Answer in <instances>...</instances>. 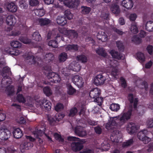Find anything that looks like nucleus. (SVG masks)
<instances>
[{
  "instance_id": "obj_25",
  "label": "nucleus",
  "mask_w": 153,
  "mask_h": 153,
  "mask_svg": "<svg viewBox=\"0 0 153 153\" xmlns=\"http://www.w3.org/2000/svg\"><path fill=\"white\" fill-rule=\"evenodd\" d=\"M39 22L41 26H46L51 23V20L47 18L40 19L39 20Z\"/></svg>"
},
{
  "instance_id": "obj_47",
  "label": "nucleus",
  "mask_w": 153,
  "mask_h": 153,
  "mask_svg": "<svg viewBox=\"0 0 153 153\" xmlns=\"http://www.w3.org/2000/svg\"><path fill=\"white\" fill-rule=\"evenodd\" d=\"M77 111V109L76 107L73 108L70 110L68 116L69 117H73L76 115Z\"/></svg>"
},
{
  "instance_id": "obj_17",
  "label": "nucleus",
  "mask_w": 153,
  "mask_h": 153,
  "mask_svg": "<svg viewBox=\"0 0 153 153\" xmlns=\"http://www.w3.org/2000/svg\"><path fill=\"white\" fill-rule=\"evenodd\" d=\"M14 137L16 139H19L22 137L23 133L21 130L19 128L15 129L13 132Z\"/></svg>"
},
{
  "instance_id": "obj_61",
  "label": "nucleus",
  "mask_w": 153,
  "mask_h": 153,
  "mask_svg": "<svg viewBox=\"0 0 153 153\" xmlns=\"http://www.w3.org/2000/svg\"><path fill=\"white\" fill-rule=\"evenodd\" d=\"M29 4L32 6H36L39 4V1L38 0H30Z\"/></svg>"
},
{
  "instance_id": "obj_36",
  "label": "nucleus",
  "mask_w": 153,
  "mask_h": 153,
  "mask_svg": "<svg viewBox=\"0 0 153 153\" xmlns=\"http://www.w3.org/2000/svg\"><path fill=\"white\" fill-rule=\"evenodd\" d=\"M11 45L13 48H20L21 46V44L17 41H13L10 43Z\"/></svg>"
},
{
  "instance_id": "obj_49",
  "label": "nucleus",
  "mask_w": 153,
  "mask_h": 153,
  "mask_svg": "<svg viewBox=\"0 0 153 153\" xmlns=\"http://www.w3.org/2000/svg\"><path fill=\"white\" fill-rule=\"evenodd\" d=\"M57 42L55 40H50L48 43V45L52 48H56L57 47Z\"/></svg>"
},
{
  "instance_id": "obj_31",
  "label": "nucleus",
  "mask_w": 153,
  "mask_h": 153,
  "mask_svg": "<svg viewBox=\"0 0 153 153\" xmlns=\"http://www.w3.org/2000/svg\"><path fill=\"white\" fill-rule=\"evenodd\" d=\"M110 73L111 75L114 78L117 79L118 78L119 72L118 69L116 68H113Z\"/></svg>"
},
{
  "instance_id": "obj_30",
  "label": "nucleus",
  "mask_w": 153,
  "mask_h": 153,
  "mask_svg": "<svg viewBox=\"0 0 153 153\" xmlns=\"http://www.w3.org/2000/svg\"><path fill=\"white\" fill-rule=\"evenodd\" d=\"M146 30L149 32L153 31V22L150 21L147 22L146 25Z\"/></svg>"
},
{
  "instance_id": "obj_24",
  "label": "nucleus",
  "mask_w": 153,
  "mask_h": 153,
  "mask_svg": "<svg viewBox=\"0 0 153 153\" xmlns=\"http://www.w3.org/2000/svg\"><path fill=\"white\" fill-rule=\"evenodd\" d=\"M79 4V0H71L70 2L68 3L67 5L72 8L77 7Z\"/></svg>"
},
{
  "instance_id": "obj_63",
  "label": "nucleus",
  "mask_w": 153,
  "mask_h": 153,
  "mask_svg": "<svg viewBox=\"0 0 153 153\" xmlns=\"http://www.w3.org/2000/svg\"><path fill=\"white\" fill-rule=\"evenodd\" d=\"M57 74L51 71H49L48 72L47 77L48 78L51 79L56 76Z\"/></svg>"
},
{
  "instance_id": "obj_32",
  "label": "nucleus",
  "mask_w": 153,
  "mask_h": 153,
  "mask_svg": "<svg viewBox=\"0 0 153 153\" xmlns=\"http://www.w3.org/2000/svg\"><path fill=\"white\" fill-rule=\"evenodd\" d=\"M136 56L138 60L140 62H143L145 61V57L143 53L138 52L136 54Z\"/></svg>"
},
{
  "instance_id": "obj_55",
  "label": "nucleus",
  "mask_w": 153,
  "mask_h": 153,
  "mask_svg": "<svg viewBox=\"0 0 153 153\" xmlns=\"http://www.w3.org/2000/svg\"><path fill=\"white\" fill-rule=\"evenodd\" d=\"M148 128L153 127V119L150 118L146 122Z\"/></svg>"
},
{
  "instance_id": "obj_39",
  "label": "nucleus",
  "mask_w": 153,
  "mask_h": 153,
  "mask_svg": "<svg viewBox=\"0 0 153 153\" xmlns=\"http://www.w3.org/2000/svg\"><path fill=\"white\" fill-rule=\"evenodd\" d=\"M33 146V144L30 142H25L23 144V149L26 150L29 149Z\"/></svg>"
},
{
  "instance_id": "obj_12",
  "label": "nucleus",
  "mask_w": 153,
  "mask_h": 153,
  "mask_svg": "<svg viewBox=\"0 0 153 153\" xmlns=\"http://www.w3.org/2000/svg\"><path fill=\"white\" fill-rule=\"evenodd\" d=\"M110 53L113 58L118 59H123L124 58V55L123 54L116 51L115 50H111Z\"/></svg>"
},
{
  "instance_id": "obj_35",
  "label": "nucleus",
  "mask_w": 153,
  "mask_h": 153,
  "mask_svg": "<svg viewBox=\"0 0 153 153\" xmlns=\"http://www.w3.org/2000/svg\"><path fill=\"white\" fill-rule=\"evenodd\" d=\"M68 55L65 52L61 53L59 56V59L60 62H64L65 61L67 58Z\"/></svg>"
},
{
  "instance_id": "obj_42",
  "label": "nucleus",
  "mask_w": 153,
  "mask_h": 153,
  "mask_svg": "<svg viewBox=\"0 0 153 153\" xmlns=\"http://www.w3.org/2000/svg\"><path fill=\"white\" fill-rule=\"evenodd\" d=\"M77 58L79 61H81L82 63H85L87 61V58L85 55H81L77 56Z\"/></svg>"
},
{
  "instance_id": "obj_34",
  "label": "nucleus",
  "mask_w": 153,
  "mask_h": 153,
  "mask_svg": "<svg viewBox=\"0 0 153 153\" xmlns=\"http://www.w3.org/2000/svg\"><path fill=\"white\" fill-rule=\"evenodd\" d=\"M43 91L44 93L47 96H49L52 94V91L49 86H47L44 87Z\"/></svg>"
},
{
  "instance_id": "obj_43",
  "label": "nucleus",
  "mask_w": 153,
  "mask_h": 153,
  "mask_svg": "<svg viewBox=\"0 0 153 153\" xmlns=\"http://www.w3.org/2000/svg\"><path fill=\"white\" fill-rule=\"evenodd\" d=\"M131 41L136 44H139L141 42V38L137 36H133L131 38Z\"/></svg>"
},
{
  "instance_id": "obj_56",
  "label": "nucleus",
  "mask_w": 153,
  "mask_h": 153,
  "mask_svg": "<svg viewBox=\"0 0 153 153\" xmlns=\"http://www.w3.org/2000/svg\"><path fill=\"white\" fill-rule=\"evenodd\" d=\"M9 53L10 54L12 55L16 56L20 54V51L18 49H15L13 50V51H12L10 50L9 51Z\"/></svg>"
},
{
  "instance_id": "obj_21",
  "label": "nucleus",
  "mask_w": 153,
  "mask_h": 153,
  "mask_svg": "<svg viewBox=\"0 0 153 153\" xmlns=\"http://www.w3.org/2000/svg\"><path fill=\"white\" fill-rule=\"evenodd\" d=\"M97 38L102 42H105L107 39V36L103 31L99 32L97 35Z\"/></svg>"
},
{
  "instance_id": "obj_53",
  "label": "nucleus",
  "mask_w": 153,
  "mask_h": 153,
  "mask_svg": "<svg viewBox=\"0 0 153 153\" xmlns=\"http://www.w3.org/2000/svg\"><path fill=\"white\" fill-rule=\"evenodd\" d=\"M84 83V82L83 79L81 77L75 85L77 86L78 87L81 88L83 86Z\"/></svg>"
},
{
  "instance_id": "obj_11",
  "label": "nucleus",
  "mask_w": 153,
  "mask_h": 153,
  "mask_svg": "<svg viewBox=\"0 0 153 153\" xmlns=\"http://www.w3.org/2000/svg\"><path fill=\"white\" fill-rule=\"evenodd\" d=\"M6 22L8 25L12 26L15 25L16 22V20L15 16L12 15L6 16Z\"/></svg>"
},
{
  "instance_id": "obj_60",
  "label": "nucleus",
  "mask_w": 153,
  "mask_h": 153,
  "mask_svg": "<svg viewBox=\"0 0 153 153\" xmlns=\"http://www.w3.org/2000/svg\"><path fill=\"white\" fill-rule=\"evenodd\" d=\"M80 77V76L78 75H77L74 76L72 78V82L74 84H75Z\"/></svg>"
},
{
  "instance_id": "obj_6",
  "label": "nucleus",
  "mask_w": 153,
  "mask_h": 153,
  "mask_svg": "<svg viewBox=\"0 0 153 153\" xmlns=\"http://www.w3.org/2000/svg\"><path fill=\"white\" fill-rule=\"evenodd\" d=\"M10 131L7 129H0V139L2 140H7L10 137Z\"/></svg>"
},
{
  "instance_id": "obj_28",
  "label": "nucleus",
  "mask_w": 153,
  "mask_h": 153,
  "mask_svg": "<svg viewBox=\"0 0 153 153\" xmlns=\"http://www.w3.org/2000/svg\"><path fill=\"white\" fill-rule=\"evenodd\" d=\"M46 110L49 111L50 110L51 107V103L48 100H44L42 102Z\"/></svg>"
},
{
  "instance_id": "obj_20",
  "label": "nucleus",
  "mask_w": 153,
  "mask_h": 153,
  "mask_svg": "<svg viewBox=\"0 0 153 153\" xmlns=\"http://www.w3.org/2000/svg\"><path fill=\"white\" fill-rule=\"evenodd\" d=\"M149 133V132L146 129L143 130L139 132L137 135L138 138L139 140H143L144 137L147 136Z\"/></svg>"
},
{
  "instance_id": "obj_7",
  "label": "nucleus",
  "mask_w": 153,
  "mask_h": 153,
  "mask_svg": "<svg viewBox=\"0 0 153 153\" xmlns=\"http://www.w3.org/2000/svg\"><path fill=\"white\" fill-rule=\"evenodd\" d=\"M128 99L130 104L133 103V108L134 109L136 110L137 108L139 100L137 98H134L133 94L132 93L128 94Z\"/></svg>"
},
{
  "instance_id": "obj_19",
  "label": "nucleus",
  "mask_w": 153,
  "mask_h": 153,
  "mask_svg": "<svg viewBox=\"0 0 153 153\" xmlns=\"http://www.w3.org/2000/svg\"><path fill=\"white\" fill-rule=\"evenodd\" d=\"M66 87L67 89V93L69 95H73L76 93V89L73 87L71 84H66Z\"/></svg>"
},
{
  "instance_id": "obj_52",
  "label": "nucleus",
  "mask_w": 153,
  "mask_h": 153,
  "mask_svg": "<svg viewBox=\"0 0 153 153\" xmlns=\"http://www.w3.org/2000/svg\"><path fill=\"white\" fill-rule=\"evenodd\" d=\"M94 129L95 133L98 135L101 134L102 130L101 128L99 126H98L94 128Z\"/></svg>"
},
{
  "instance_id": "obj_64",
  "label": "nucleus",
  "mask_w": 153,
  "mask_h": 153,
  "mask_svg": "<svg viewBox=\"0 0 153 153\" xmlns=\"http://www.w3.org/2000/svg\"><path fill=\"white\" fill-rule=\"evenodd\" d=\"M109 13L108 12L102 13V19H105L107 20H109Z\"/></svg>"
},
{
  "instance_id": "obj_45",
  "label": "nucleus",
  "mask_w": 153,
  "mask_h": 153,
  "mask_svg": "<svg viewBox=\"0 0 153 153\" xmlns=\"http://www.w3.org/2000/svg\"><path fill=\"white\" fill-rule=\"evenodd\" d=\"M60 80L61 78L60 76L57 74L51 80V81L53 83H59Z\"/></svg>"
},
{
  "instance_id": "obj_5",
  "label": "nucleus",
  "mask_w": 153,
  "mask_h": 153,
  "mask_svg": "<svg viewBox=\"0 0 153 153\" xmlns=\"http://www.w3.org/2000/svg\"><path fill=\"white\" fill-rule=\"evenodd\" d=\"M139 126L132 122L128 123L126 127V129L130 135L136 133L139 128Z\"/></svg>"
},
{
  "instance_id": "obj_29",
  "label": "nucleus",
  "mask_w": 153,
  "mask_h": 153,
  "mask_svg": "<svg viewBox=\"0 0 153 153\" xmlns=\"http://www.w3.org/2000/svg\"><path fill=\"white\" fill-rule=\"evenodd\" d=\"M32 39L36 41L39 42L41 41L42 38L39 32L36 31L34 32L32 35Z\"/></svg>"
},
{
  "instance_id": "obj_48",
  "label": "nucleus",
  "mask_w": 153,
  "mask_h": 153,
  "mask_svg": "<svg viewBox=\"0 0 153 153\" xmlns=\"http://www.w3.org/2000/svg\"><path fill=\"white\" fill-rule=\"evenodd\" d=\"M65 16L68 19L70 20L73 18V14L71 13L70 10H67L64 12Z\"/></svg>"
},
{
  "instance_id": "obj_38",
  "label": "nucleus",
  "mask_w": 153,
  "mask_h": 153,
  "mask_svg": "<svg viewBox=\"0 0 153 153\" xmlns=\"http://www.w3.org/2000/svg\"><path fill=\"white\" fill-rule=\"evenodd\" d=\"M35 13L37 16L42 17L45 14V11L43 9H37L35 10Z\"/></svg>"
},
{
  "instance_id": "obj_54",
  "label": "nucleus",
  "mask_w": 153,
  "mask_h": 153,
  "mask_svg": "<svg viewBox=\"0 0 153 153\" xmlns=\"http://www.w3.org/2000/svg\"><path fill=\"white\" fill-rule=\"evenodd\" d=\"M131 31L134 34L137 33L138 32V29L137 25H131Z\"/></svg>"
},
{
  "instance_id": "obj_4",
  "label": "nucleus",
  "mask_w": 153,
  "mask_h": 153,
  "mask_svg": "<svg viewBox=\"0 0 153 153\" xmlns=\"http://www.w3.org/2000/svg\"><path fill=\"white\" fill-rule=\"evenodd\" d=\"M2 76L3 77L2 79L1 82V84L2 85H10L11 84V81H6V82L5 79H8L9 76L5 74L8 73L10 72V69L7 66H6L3 67L2 68Z\"/></svg>"
},
{
  "instance_id": "obj_27",
  "label": "nucleus",
  "mask_w": 153,
  "mask_h": 153,
  "mask_svg": "<svg viewBox=\"0 0 153 153\" xmlns=\"http://www.w3.org/2000/svg\"><path fill=\"white\" fill-rule=\"evenodd\" d=\"M79 49V46L77 44L68 45L66 47V50L68 51H76Z\"/></svg>"
},
{
  "instance_id": "obj_8",
  "label": "nucleus",
  "mask_w": 153,
  "mask_h": 153,
  "mask_svg": "<svg viewBox=\"0 0 153 153\" xmlns=\"http://www.w3.org/2000/svg\"><path fill=\"white\" fill-rule=\"evenodd\" d=\"M105 78L102 74L97 75L94 78V82L97 85H102L105 82Z\"/></svg>"
},
{
  "instance_id": "obj_51",
  "label": "nucleus",
  "mask_w": 153,
  "mask_h": 153,
  "mask_svg": "<svg viewBox=\"0 0 153 153\" xmlns=\"http://www.w3.org/2000/svg\"><path fill=\"white\" fill-rule=\"evenodd\" d=\"M55 40L57 42V43L58 42H59L61 40L64 41V37L62 36V35L60 33H58L57 34V36L55 38Z\"/></svg>"
},
{
  "instance_id": "obj_33",
  "label": "nucleus",
  "mask_w": 153,
  "mask_h": 153,
  "mask_svg": "<svg viewBox=\"0 0 153 153\" xmlns=\"http://www.w3.org/2000/svg\"><path fill=\"white\" fill-rule=\"evenodd\" d=\"M134 141L133 138H131L126 142H124L122 144V146L123 147H128L132 145Z\"/></svg>"
},
{
  "instance_id": "obj_57",
  "label": "nucleus",
  "mask_w": 153,
  "mask_h": 153,
  "mask_svg": "<svg viewBox=\"0 0 153 153\" xmlns=\"http://www.w3.org/2000/svg\"><path fill=\"white\" fill-rule=\"evenodd\" d=\"M45 57L49 61H51L54 58V55L51 53H47L45 56Z\"/></svg>"
},
{
  "instance_id": "obj_40",
  "label": "nucleus",
  "mask_w": 153,
  "mask_h": 153,
  "mask_svg": "<svg viewBox=\"0 0 153 153\" xmlns=\"http://www.w3.org/2000/svg\"><path fill=\"white\" fill-rule=\"evenodd\" d=\"M16 99L20 103H25L26 102V100L22 94H17Z\"/></svg>"
},
{
  "instance_id": "obj_16",
  "label": "nucleus",
  "mask_w": 153,
  "mask_h": 153,
  "mask_svg": "<svg viewBox=\"0 0 153 153\" xmlns=\"http://www.w3.org/2000/svg\"><path fill=\"white\" fill-rule=\"evenodd\" d=\"M81 68L80 65L77 63L75 64H70L68 66V68L70 70L75 72L79 71L81 69Z\"/></svg>"
},
{
  "instance_id": "obj_9",
  "label": "nucleus",
  "mask_w": 153,
  "mask_h": 153,
  "mask_svg": "<svg viewBox=\"0 0 153 153\" xmlns=\"http://www.w3.org/2000/svg\"><path fill=\"white\" fill-rule=\"evenodd\" d=\"M74 132L76 134L81 137H83L87 135L86 132L82 127L80 126H77L75 127Z\"/></svg>"
},
{
  "instance_id": "obj_23",
  "label": "nucleus",
  "mask_w": 153,
  "mask_h": 153,
  "mask_svg": "<svg viewBox=\"0 0 153 153\" xmlns=\"http://www.w3.org/2000/svg\"><path fill=\"white\" fill-rule=\"evenodd\" d=\"M78 36V33L75 30H69L68 36L70 39H72L74 38H76Z\"/></svg>"
},
{
  "instance_id": "obj_15",
  "label": "nucleus",
  "mask_w": 153,
  "mask_h": 153,
  "mask_svg": "<svg viewBox=\"0 0 153 153\" xmlns=\"http://www.w3.org/2000/svg\"><path fill=\"white\" fill-rule=\"evenodd\" d=\"M56 21L58 24L61 26H64L67 23L66 18L64 16H57Z\"/></svg>"
},
{
  "instance_id": "obj_37",
  "label": "nucleus",
  "mask_w": 153,
  "mask_h": 153,
  "mask_svg": "<svg viewBox=\"0 0 153 153\" xmlns=\"http://www.w3.org/2000/svg\"><path fill=\"white\" fill-rule=\"evenodd\" d=\"M120 108V105L117 104L112 103L110 106V109L112 111H117Z\"/></svg>"
},
{
  "instance_id": "obj_50",
  "label": "nucleus",
  "mask_w": 153,
  "mask_h": 153,
  "mask_svg": "<svg viewBox=\"0 0 153 153\" xmlns=\"http://www.w3.org/2000/svg\"><path fill=\"white\" fill-rule=\"evenodd\" d=\"M64 106L61 103H58L55 107V110L57 111H59L63 109Z\"/></svg>"
},
{
  "instance_id": "obj_59",
  "label": "nucleus",
  "mask_w": 153,
  "mask_h": 153,
  "mask_svg": "<svg viewBox=\"0 0 153 153\" xmlns=\"http://www.w3.org/2000/svg\"><path fill=\"white\" fill-rule=\"evenodd\" d=\"M113 30L114 32H115L117 34L119 35V36H122L123 34L124 33V32H123L121 30L118 29L117 28L114 27L113 29Z\"/></svg>"
},
{
  "instance_id": "obj_26",
  "label": "nucleus",
  "mask_w": 153,
  "mask_h": 153,
  "mask_svg": "<svg viewBox=\"0 0 153 153\" xmlns=\"http://www.w3.org/2000/svg\"><path fill=\"white\" fill-rule=\"evenodd\" d=\"M81 9V13L84 15L89 14L91 10V7L85 6H82Z\"/></svg>"
},
{
  "instance_id": "obj_44",
  "label": "nucleus",
  "mask_w": 153,
  "mask_h": 153,
  "mask_svg": "<svg viewBox=\"0 0 153 153\" xmlns=\"http://www.w3.org/2000/svg\"><path fill=\"white\" fill-rule=\"evenodd\" d=\"M96 53L99 55L104 57H105L107 55V53L102 48H100L99 49L97 50Z\"/></svg>"
},
{
  "instance_id": "obj_46",
  "label": "nucleus",
  "mask_w": 153,
  "mask_h": 153,
  "mask_svg": "<svg viewBox=\"0 0 153 153\" xmlns=\"http://www.w3.org/2000/svg\"><path fill=\"white\" fill-rule=\"evenodd\" d=\"M117 47L120 51H123L124 50V47L123 42L120 41H118L116 42Z\"/></svg>"
},
{
  "instance_id": "obj_10",
  "label": "nucleus",
  "mask_w": 153,
  "mask_h": 153,
  "mask_svg": "<svg viewBox=\"0 0 153 153\" xmlns=\"http://www.w3.org/2000/svg\"><path fill=\"white\" fill-rule=\"evenodd\" d=\"M65 115L63 114L59 113L57 114L56 115L55 120L54 118L51 117L48 118V120L49 122V123L51 125H54L56 121H59L64 117Z\"/></svg>"
},
{
  "instance_id": "obj_62",
  "label": "nucleus",
  "mask_w": 153,
  "mask_h": 153,
  "mask_svg": "<svg viewBox=\"0 0 153 153\" xmlns=\"http://www.w3.org/2000/svg\"><path fill=\"white\" fill-rule=\"evenodd\" d=\"M153 47L151 45H149L146 48V50L149 53L150 55L152 54Z\"/></svg>"
},
{
  "instance_id": "obj_18",
  "label": "nucleus",
  "mask_w": 153,
  "mask_h": 153,
  "mask_svg": "<svg viewBox=\"0 0 153 153\" xmlns=\"http://www.w3.org/2000/svg\"><path fill=\"white\" fill-rule=\"evenodd\" d=\"M19 40L25 44H28L32 43L31 39L28 38L27 36L22 35L19 37Z\"/></svg>"
},
{
  "instance_id": "obj_3",
  "label": "nucleus",
  "mask_w": 153,
  "mask_h": 153,
  "mask_svg": "<svg viewBox=\"0 0 153 153\" xmlns=\"http://www.w3.org/2000/svg\"><path fill=\"white\" fill-rule=\"evenodd\" d=\"M101 94V91L97 88L92 89L89 93V96L91 98L94 99V101L98 103V105L101 106L103 101V98L99 96Z\"/></svg>"
},
{
  "instance_id": "obj_41",
  "label": "nucleus",
  "mask_w": 153,
  "mask_h": 153,
  "mask_svg": "<svg viewBox=\"0 0 153 153\" xmlns=\"http://www.w3.org/2000/svg\"><path fill=\"white\" fill-rule=\"evenodd\" d=\"M43 133V131L42 130L37 129L36 128L35 129V130L33 131V134L37 138H39V136H41Z\"/></svg>"
},
{
  "instance_id": "obj_14",
  "label": "nucleus",
  "mask_w": 153,
  "mask_h": 153,
  "mask_svg": "<svg viewBox=\"0 0 153 153\" xmlns=\"http://www.w3.org/2000/svg\"><path fill=\"white\" fill-rule=\"evenodd\" d=\"M122 5L127 9H131L133 6V3L132 0H123L122 2Z\"/></svg>"
},
{
  "instance_id": "obj_58",
  "label": "nucleus",
  "mask_w": 153,
  "mask_h": 153,
  "mask_svg": "<svg viewBox=\"0 0 153 153\" xmlns=\"http://www.w3.org/2000/svg\"><path fill=\"white\" fill-rule=\"evenodd\" d=\"M120 80L121 82V85L122 87L125 88L127 87V84L125 79L122 77L120 78Z\"/></svg>"
},
{
  "instance_id": "obj_1",
  "label": "nucleus",
  "mask_w": 153,
  "mask_h": 153,
  "mask_svg": "<svg viewBox=\"0 0 153 153\" xmlns=\"http://www.w3.org/2000/svg\"><path fill=\"white\" fill-rule=\"evenodd\" d=\"M132 112V108H131L127 112L122 113L119 118L116 117H113L106 124L105 128L109 130L120 127L130 119Z\"/></svg>"
},
{
  "instance_id": "obj_22",
  "label": "nucleus",
  "mask_w": 153,
  "mask_h": 153,
  "mask_svg": "<svg viewBox=\"0 0 153 153\" xmlns=\"http://www.w3.org/2000/svg\"><path fill=\"white\" fill-rule=\"evenodd\" d=\"M110 10L114 14H118L120 11L119 6L116 4H113L111 5Z\"/></svg>"
},
{
  "instance_id": "obj_13",
  "label": "nucleus",
  "mask_w": 153,
  "mask_h": 153,
  "mask_svg": "<svg viewBox=\"0 0 153 153\" xmlns=\"http://www.w3.org/2000/svg\"><path fill=\"white\" fill-rule=\"evenodd\" d=\"M7 10L10 12L14 13L16 12L17 9V7L14 3H8L6 5Z\"/></svg>"
},
{
  "instance_id": "obj_2",
  "label": "nucleus",
  "mask_w": 153,
  "mask_h": 153,
  "mask_svg": "<svg viewBox=\"0 0 153 153\" xmlns=\"http://www.w3.org/2000/svg\"><path fill=\"white\" fill-rule=\"evenodd\" d=\"M68 140L70 141H74L71 143V149L73 152H77L83 149V143L79 138L75 137L69 136L68 137Z\"/></svg>"
}]
</instances>
